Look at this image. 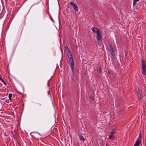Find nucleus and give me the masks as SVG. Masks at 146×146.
I'll use <instances>...</instances> for the list:
<instances>
[{
    "mask_svg": "<svg viewBox=\"0 0 146 146\" xmlns=\"http://www.w3.org/2000/svg\"><path fill=\"white\" fill-rule=\"evenodd\" d=\"M142 139V135L141 132L139 133V137H138L137 140L136 141L134 146H137L139 144L140 142L141 141Z\"/></svg>",
    "mask_w": 146,
    "mask_h": 146,
    "instance_id": "f257e3e1",
    "label": "nucleus"
},
{
    "mask_svg": "<svg viewBox=\"0 0 146 146\" xmlns=\"http://www.w3.org/2000/svg\"><path fill=\"white\" fill-rule=\"evenodd\" d=\"M69 65L71 68L72 71V72H73L74 70V60L72 61H69Z\"/></svg>",
    "mask_w": 146,
    "mask_h": 146,
    "instance_id": "f03ea898",
    "label": "nucleus"
},
{
    "mask_svg": "<svg viewBox=\"0 0 146 146\" xmlns=\"http://www.w3.org/2000/svg\"><path fill=\"white\" fill-rule=\"evenodd\" d=\"M70 4L72 5L76 11H78V9L77 5L74 2H71Z\"/></svg>",
    "mask_w": 146,
    "mask_h": 146,
    "instance_id": "7ed1b4c3",
    "label": "nucleus"
},
{
    "mask_svg": "<svg viewBox=\"0 0 146 146\" xmlns=\"http://www.w3.org/2000/svg\"><path fill=\"white\" fill-rule=\"evenodd\" d=\"M91 30L93 32L95 33H97L100 31V30L97 28L95 27H92L91 28Z\"/></svg>",
    "mask_w": 146,
    "mask_h": 146,
    "instance_id": "20e7f679",
    "label": "nucleus"
},
{
    "mask_svg": "<svg viewBox=\"0 0 146 146\" xmlns=\"http://www.w3.org/2000/svg\"><path fill=\"white\" fill-rule=\"evenodd\" d=\"M110 48L111 55L112 56H114L115 55V52L113 50L112 46L111 44L110 46Z\"/></svg>",
    "mask_w": 146,
    "mask_h": 146,
    "instance_id": "39448f33",
    "label": "nucleus"
},
{
    "mask_svg": "<svg viewBox=\"0 0 146 146\" xmlns=\"http://www.w3.org/2000/svg\"><path fill=\"white\" fill-rule=\"evenodd\" d=\"M96 38L98 41L102 40V38L101 36L100 31L97 33Z\"/></svg>",
    "mask_w": 146,
    "mask_h": 146,
    "instance_id": "423d86ee",
    "label": "nucleus"
},
{
    "mask_svg": "<svg viewBox=\"0 0 146 146\" xmlns=\"http://www.w3.org/2000/svg\"><path fill=\"white\" fill-rule=\"evenodd\" d=\"M67 48L68 49L67 55L68 57L69 58V57H72V56L70 49L68 47Z\"/></svg>",
    "mask_w": 146,
    "mask_h": 146,
    "instance_id": "0eeeda50",
    "label": "nucleus"
},
{
    "mask_svg": "<svg viewBox=\"0 0 146 146\" xmlns=\"http://www.w3.org/2000/svg\"><path fill=\"white\" fill-rule=\"evenodd\" d=\"M142 73L144 75H146V67H142Z\"/></svg>",
    "mask_w": 146,
    "mask_h": 146,
    "instance_id": "6e6552de",
    "label": "nucleus"
},
{
    "mask_svg": "<svg viewBox=\"0 0 146 146\" xmlns=\"http://www.w3.org/2000/svg\"><path fill=\"white\" fill-rule=\"evenodd\" d=\"M79 139L80 141H82L84 142L85 140V139L82 135H80L79 136Z\"/></svg>",
    "mask_w": 146,
    "mask_h": 146,
    "instance_id": "1a4fd4ad",
    "label": "nucleus"
},
{
    "mask_svg": "<svg viewBox=\"0 0 146 146\" xmlns=\"http://www.w3.org/2000/svg\"><path fill=\"white\" fill-rule=\"evenodd\" d=\"M138 93L139 94V95H140L141 98H142L143 97V95H142L141 90H139ZM141 98H139V99L141 100Z\"/></svg>",
    "mask_w": 146,
    "mask_h": 146,
    "instance_id": "9d476101",
    "label": "nucleus"
},
{
    "mask_svg": "<svg viewBox=\"0 0 146 146\" xmlns=\"http://www.w3.org/2000/svg\"><path fill=\"white\" fill-rule=\"evenodd\" d=\"M141 61L142 63V67H146V64L144 60L142 59Z\"/></svg>",
    "mask_w": 146,
    "mask_h": 146,
    "instance_id": "9b49d317",
    "label": "nucleus"
},
{
    "mask_svg": "<svg viewBox=\"0 0 146 146\" xmlns=\"http://www.w3.org/2000/svg\"><path fill=\"white\" fill-rule=\"evenodd\" d=\"M0 80L1 81V82L2 83L4 84L5 86L6 85V84L5 83V82L4 81L3 79L2 78H0Z\"/></svg>",
    "mask_w": 146,
    "mask_h": 146,
    "instance_id": "f8f14e48",
    "label": "nucleus"
},
{
    "mask_svg": "<svg viewBox=\"0 0 146 146\" xmlns=\"http://www.w3.org/2000/svg\"><path fill=\"white\" fill-rule=\"evenodd\" d=\"M113 135L112 134H111L109 136V138L110 139H113L114 138L113 137Z\"/></svg>",
    "mask_w": 146,
    "mask_h": 146,
    "instance_id": "ddd939ff",
    "label": "nucleus"
},
{
    "mask_svg": "<svg viewBox=\"0 0 146 146\" xmlns=\"http://www.w3.org/2000/svg\"><path fill=\"white\" fill-rule=\"evenodd\" d=\"M12 97V94L11 93L9 94V100L10 101L11 100V98Z\"/></svg>",
    "mask_w": 146,
    "mask_h": 146,
    "instance_id": "4468645a",
    "label": "nucleus"
},
{
    "mask_svg": "<svg viewBox=\"0 0 146 146\" xmlns=\"http://www.w3.org/2000/svg\"><path fill=\"white\" fill-rule=\"evenodd\" d=\"M139 1L137 0H134L133 2V5L134 6L135 4L136 3Z\"/></svg>",
    "mask_w": 146,
    "mask_h": 146,
    "instance_id": "2eb2a0df",
    "label": "nucleus"
},
{
    "mask_svg": "<svg viewBox=\"0 0 146 146\" xmlns=\"http://www.w3.org/2000/svg\"><path fill=\"white\" fill-rule=\"evenodd\" d=\"M68 58L69 60V61H72L74 60L72 56V57H69Z\"/></svg>",
    "mask_w": 146,
    "mask_h": 146,
    "instance_id": "dca6fc26",
    "label": "nucleus"
},
{
    "mask_svg": "<svg viewBox=\"0 0 146 146\" xmlns=\"http://www.w3.org/2000/svg\"><path fill=\"white\" fill-rule=\"evenodd\" d=\"M99 71L100 73H102V71L101 70V66H100Z\"/></svg>",
    "mask_w": 146,
    "mask_h": 146,
    "instance_id": "f3484780",
    "label": "nucleus"
},
{
    "mask_svg": "<svg viewBox=\"0 0 146 146\" xmlns=\"http://www.w3.org/2000/svg\"><path fill=\"white\" fill-rule=\"evenodd\" d=\"M115 131L114 130H112L111 131V134H112L113 135H114L115 134Z\"/></svg>",
    "mask_w": 146,
    "mask_h": 146,
    "instance_id": "a211bd4d",
    "label": "nucleus"
},
{
    "mask_svg": "<svg viewBox=\"0 0 146 146\" xmlns=\"http://www.w3.org/2000/svg\"><path fill=\"white\" fill-rule=\"evenodd\" d=\"M108 72L109 74H110L111 73V70L109 69L108 70Z\"/></svg>",
    "mask_w": 146,
    "mask_h": 146,
    "instance_id": "6ab92c4d",
    "label": "nucleus"
},
{
    "mask_svg": "<svg viewBox=\"0 0 146 146\" xmlns=\"http://www.w3.org/2000/svg\"><path fill=\"white\" fill-rule=\"evenodd\" d=\"M90 98H91V99L92 100H94V98H93V97H92V96H91L90 97Z\"/></svg>",
    "mask_w": 146,
    "mask_h": 146,
    "instance_id": "aec40b11",
    "label": "nucleus"
},
{
    "mask_svg": "<svg viewBox=\"0 0 146 146\" xmlns=\"http://www.w3.org/2000/svg\"><path fill=\"white\" fill-rule=\"evenodd\" d=\"M48 95H49V94H50V90H49V91H48Z\"/></svg>",
    "mask_w": 146,
    "mask_h": 146,
    "instance_id": "412c9836",
    "label": "nucleus"
},
{
    "mask_svg": "<svg viewBox=\"0 0 146 146\" xmlns=\"http://www.w3.org/2000/svg\"><path fill=\"white\" fill-rule=\"evenodd\" d=\"M27 0H25L24 1V2L23 3H24Z\"/></svg>",
    "mask_w": 146,
    "mask_h": 146,
    "instance_id": "4be33fe9",
    "label": "nucleus"
},
{
    "mask_svg": "<svg viewBox=\"0 0 146 146\" xmlns=\"http://www.w3.org/2000/svg\"><path fill=\"white\" fill-rule=\"evenodd\" d=\"M4 99H5V98H3L1 100H4Z\"/></svg>",
    "mask_w": 146,
    "mask_h": 146,
    "instance_id": "5701e85b",
    "label": "nucleus"
},
{
    "mask_svg": "<svg viewBox=\"0 0 146 146\" xmlns=\"http://www.w3.org/2000/svg\"><path fill=\"white\" fill-rule=\"evenodd\" d=\"M1 78V77H0V78Z\"/></svg>",
    "mask_w": 146,
    "mask_h": 146,
    "instance_id": "b1692460",
    "label": "nucleus"
}]
</instances>
